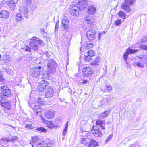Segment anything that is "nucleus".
<instances>
[{
    "label": "nucleus",
    "mask_w": 147,
    "mask_h": 147,
    "mask_svg": "<svg viewBox=\"0 0 147 147\" xmlns=\"http://www.w3.org/2000/svg\"><path fill=\"white\" fill-rule=\"evenodd\" d=\"M30 144H31L32 145V147H34V146L32 144H31V142H30Z\"/></svg>",
    "instance_id": "64"
},
{
    "label": "nucleus",
    "mask_w": 147,
    "mask_h": 147,
    "mask_svg": "<svg viewBox=\"0 0 147 147\" xmlns=\"http://www.w3.org/2000/svg\"><path fill=\"white\" fill-rule=\"evenodd\" d=\"M68 122L65 125V127L62 132V136H65L66 134V133L68 129Z\"/></svg>",
    "instance_id": "33"
},
{
    "label": "nucleus",
    "mask_w": 147,
    "mask_h": 147,
    "mask_svg": "<svg viewBox=\"0 0 147 147\" xmlns=\"http://www.w3.org/2000/svg\"><path fill=\"white\" fill-rule=\"evenodd\" d=\"M1 106L8 110H10L11 108V103L10 101H6Z\"/></svg>",
    "instance_id": "22"
},
{
    "label": "nucleus",
    "mask_w": 147,
    "mask_h": 147,
    "mask_svg": "<svg viewBox=\"0 0 147 147\" xmlns=\"http://www.w3.org/2000/svg\"><path fill=\"white\" fill-rule=\"evenodd\" d=\"M61 27L63 30L67 31L69 27V20L66 18H63L61 21Z\"/></svg>",
    "instance_id": "14"
},
{
    "label": "nucleus",
    "mask_w": 147,
    "mask_h": 147,
    "mask_svg": "<svg viewBox=\"0 0 147 147\" xmlns=\"http://www.w3.org/2000/svg\"><path fill=\"white\" fill-rule=\"evenodd\" d=\"M96 11L95 7L92 5H90L88 7L87 9V13L89 14H94Z\"/></svg>",
    "instance_id": "19"
},
{
    "label": "nucleus",
    "mask_w": 147,
    "mask_h": 147,
    "mask_svg": "<svg viewBox=\"0 0 147 147\" xmlns=\"http://www.w3.org/2000/svg\"><path fill=\"white\" fill-rule=\"evenodd\" d=\"M9 13L5 10H2L0 12V17L5 19L9 18Z\"/></svg>",
    "instance_id": "21"
},
{
    "label": "nucleus",
    "mask_w": 147,
    "mask_h": 147,
    "mask_svg": "<svg viewBox=\"0 0 147 147\" xmlns=\"http://www.w3.org/2000/svg\"><path fill=\"white\" fill-rule=\"evenodd\" d=\"M84 61L86 62H90L92 61V57L88 55H85L84 57Z\"/></svg>",
    "instance_id": "36"
},
{
    "label": "nucleus",
    "mask_w": 147,
    "mask_h": 147,
    "mask_svg": "<svg viewBox=\"0 0 147 147\" xmlns=\"http://www.w3.org/2000/svg\"><path fill=\"white\" fill-rule=\"evenodd\" d=\"M2 140L7 142H8L9 141H11L10 139H8L5 138L2 139Z\"/></svg>",
    "instance_id": "50"
},
{
    "label": "nucleus",
    "mask_w": 147,
    "mask_h": 147,
    "mask_svg": "<svg viewBox=\"0 0 147 147\" xmlns=\"http://www.w3.org/2000/svg\"><path fill=\"white\" fill-rule=\"evenodd\" d=\"M98 146V142L93 139H91L89 141L88 147H95Z\"/></svg>",
    "instance_id": "20"
},
{
    "label": "nucleus",
    "mask_w": 147,
    "mask_h": 147,
    "mask_svg": "<svg viewBox=\"0 0 147 147\" xmlns=\"http://www.w3.org/2000/svg\"><path fill=\"white\" fill-rule=\"evenodd\" d=\"M115 23L116 26L120 25L121 24V20L119 19L115 21Z\"/></svg>",
    "instance_id": "44"
},
{
    "label": "nucleus",
    "mask_w": 147,
    "mask_h": 147,
    "mask_svg": "<svg viewBox=\"0 0 147 147\" xmlns=\"http://www.w3.org/2000/svg\"><path fill=\"white\" fill-rule=\"evenodd\" d=\"M93 46V44L92 43H87L85 47L86 49H89L90 48H92Z\"/></svg>",
    "instance_id": "43"
},
{
    "label": "nucleus",
    "mask_w": 147,
    "mask_h": 147,
    "mask_svg": "<svg viewBox=\"0 0 147 147\" xmlns=\"http://www.w3.org/2000/svg\"><path fill=\"white\" fill-rule=\"evenodd\" d=\"M53 141L47 140H43L42 141H40L37 146L38 147H50L53 145Z\"/></svg>",
    "instance_id": "7"
},
{
    "label": "nucleus",
    "mask_w": 147,
    "mask_h": 147,
    "mask_svg": "<svg viewBox=\"0 0 147 147\" xmlns=\"http://www.w3.org/2000/svg\"><path fill=\"white\" fill-rule=\"evenodd\" d=\"M27 121H24L23 123V125L25 126V127L27 129H34V127L30 124H28L26 122Z\"/></svg>",
    "instance_id": "27"
},
{
    "label": "nucleus",
    "mask_w": 147,
    "mask_h": 147,
    "mask_svg": "<svg viewBox=\"0 0 147 147\" xmlns=\"http://www.w3.org/2000/svg\"><path fill=\"white\" fill-rule=\"evenodd\" d=\"M3 60H4V62L5 63H8V62L10 61L11 60V57L9 56H5L3 57Z\"/></svg>",
    "instance_id": "37"
},
{
    "label": "nucleus",
    "mask_w": 147,
    "mask_h": 147,
    "mask_svg": "<svg viewBox=\"0 0 147 147\" xmlns=\"http://www.w3.org/2000/svg\"><path fill=\"white\" fill-rule=\"evenodd\" d=\"M139 48L142 50H147V45L141 44L139 46Z\"/></svg>",
    "instance_id": "39"
},
{
    "label": "nucleus",
    "mask_w": 147,
    "mask_h": 147,
    "mask_svg": "<svg viewBox=\"0 0 147 147\" xmlns=\"http://www.w3.org/2000/svg\"><path fill=\"white\" fill-rule=\"evenodd\" d=\"M25 50L26 51L28 52H30L31 51V49L29 46L28 45H26V46Z\"/></svg>",
    "instance_id": "49"
},
{
    "label": "nucleus",
    "mask_w": 147,
    "mask_h": 147,
    "mask_svg": "<svg viewBox=\"0 0 147 147\" xmlns=\"http://www.w3.org/2000/svg\"><path fill=\"white\" fill-rule=\"evenodd\" d=\"M16 19L18 21H20L23 19V17L22 16V14L19 13H17L16 16Z\"/></svg>",
    "instance_id": "32"
},
{
    "label": "nucleus",
    "mask_w": 147,
    "mask_h": 147,
    "mask_svg": "<svg viewBox=\"0 0 147 147\" xmlns=\"http://www.w3.org/2000/svg\"><path fill=\"white\" fill-rule=\"evenodd\" d=\"M113 136V134H110L105 140V142L107 143V142L111 140Z\"/></svg>",
    "instance_id": "45"
},
{
    "label": "nucleus",
    "mask_w": 147,
    "mask_h": 147,
    "mask_svg": "<svg viewBox=\"0 0 147 147\" xmlns=\"http://www.w3.org/2000/svg\"><path fill=\"white\" fill-rule=\"evenodd\" d=\"M86 21L87 22V23L89 24H90L92 22V19L90 18L89 17H87L85 18Z\"/></svg>",
    "instance_id": "41"
},
{
    "label": "nucleus",
    "mask_w": 147,
    "mask_h": 147,
    "mask_svg": "<svg viewBox=\"0 0 147 147\" xmlns=\"http://www.w3.org/2000/svg\"><path fill=\"white\" fill-rule=\"evenodd\" d=\"M134 1V0H125L122 4L121 8L126 12H130L132 9L130 8V6L133 4Z\"/></svg>",
    "instance_id": "5"
},
{
    "label": "nucleus",
    "mask_w": 147,
    "mask_h": 147,
    "mask_svg": "<svg viewBox=\"0 0 147 147\" xmlns=\"http://www.w3.org/2000/svg\"><path fill=\"white\" fill-rule=\"evenodd\" d=\"M55 115V112L52 110H50L45 112V117L48 119H52Z\"/></svg>",
    "instance_id": "16"
},
{
    "label": "nucleus",
    "mask_w": 147,
    "mask_h": 147,
    "mask_svg": "<svg viewBox=\"0 0 147 147\" xmlns=\"http://www.w3.org/2000/svg\"><path fill=\"white\" fill-rule=\"evenodd\" d=\"M105 89H103V88H100V90L104 92L106 91V90H107L108 91H110L112 90V88L111 86L110 85H107L105 86Z\"/></svg>",
    "instance_id": "29"
},
{
    "label": "nucleus",
    "mask_w": 147,
    "mask_h": 147,
    "mask_svg": "<svg viewBox=\"0 0 147 147\" xmlns=\"http://www.w3.org/2000/svg\"><path fill=\"white\" fill-rule=\"evenodd\" d=\"M55 62L53 59H49L47 63V71L43 73V78L47 79L48 78L50 74H53L56 71Z\"/></svg>",
    "instance_id": "3"
},
{
    "label": "nucleus",
    "mask_w": 147,
    "mask_h": 147,
    "mask_svg": "<svg viewBox=\"0 0 147 147\" xmlns=\"http://www.w3.org/2000/svg\"><path fill=\"white\" fill-rule=\"evenodd\" d=\"M47 126L49 128L52 129L54 127H57L58 125L55 124L54 122L52 121H49Z\"/></svg>",
    "instance_id": "24"
},
{
    "label": "nucleus",
    "mask_w": 147,
    "mask_h": 147,
    "mask_svg": "<svg viewBox=\"0 0 147 147\" xmlns=\"http://www.w3.org/2000/svg\"><path fill=\"white\" fill-rule=\"evenodd\" d=\"M38 39L37 38V44H39L40 45H42L43 44V42L41 40H38Z\"/></svg>",
    "instance_id": "52"
},
{
    "label": "nucleus",
    "mask_w": 147,
    "mask_h": 147,
    "mask_svg": "<svg viewBox=\"0 0 147 147\" xmlns=\"http://www.w3.org/2000/svg\"><path fill=\"white\" fill-rule=\"evenodd\" d=\"M118 14L120 17L123 19H125L126 18V16L125 14V13L124 12L120 11L119 12Z\"/></svg>",
    "instance_id": "40"
},
{
    "label": "nucleus",
    "mask_w": 147,
    "mask_h": 147,
    "mask_svg": "<svg viewBox=\"0 0 147 147\" xmlns=\"http://www.w3.org/2000/svg\"><path fill=\"white\" fill-rule=\"evenodd\" d=\"M138 51V50L133 49L130 48V47H129L127 49L126 51L128 53V54H131L134 53H135Z\"/></svg>",
    "instance_id": "28"
},
{
    "label": "nucleus",
    "mask_w": 147,
    "mask_h": 147,
    "mask_svg": "<svg viewBox=\"0 0 147 147\" xmlns=\"http://www.w3.org/2000/svg\"><path fill=\"white\" fill-rule=\"evenodd\" d=\"M87 5V1L86 0H80L76 5L70 9L71 14L74 16H77L79 13V11L84 10Z\"/></svg>",
    "instance_id": "2"
},
{
    "label": "nucleus",
    "mask_w": 147,
    "mask_h": 147,
    "mask_svg": "<svg viewBox=\"0 0 147 147\" xmlns=\"http://www.w3.org/2000/svg\"><path fill=\"white\" fill-rule=\"evenodd\" d=\"M39 100L38 101V104H41V102H42V101L41 100H42L41 99L39 98H38Z\"/></svg>",
    "instance_id": "58"
},
{
    "label": "nucleus",
    "mask_w": 147,
    "mask_h": 147,
    "mask_svg": "<svg viewBox=\"0 0 147 147\" xmlns=\"http://www.w3.org/2000/svg\"><path fill=\"white\" fill-rule=\"evenodd\" d=\"M88 82L87 80H83V82H82V83H85L86 84Z\"/></svg>",
    "instance_id": "60"
},
{
    "label": "nucleus",
    "mask_w": 147,
    "mask_h": 147,
    "mask_svg": "<svg viewBox=\"0 0 147 147\" xmlns=\"http://www.w3.org/2000/svg\"><path fill=\"white\" fill-rule=\"evenodd\" d=\"M31 48L34 50L38 49V46L37 41V37H33L31 40V42L29 43Z\"/></svg>",
    "instance_id": "11"
},
{
    "label": "nucleus",
    "mask_w": 147,
    "mask_h": 147,
    "mask_svg": "<svg viewBox=\"0 0 147 147\" xmlns=\"http://www.w3.org/2000/svg\"><path fill=\"white\" fill-rule=\"evenodd\" d=\"M19 10L26 19H27L28 18L29 12L28 9V8L26 7H20Z\"/></svg>",
    "instance_id": "17"
},
{
    "label": "nucleus",
    "mask_w": 147,
    "mask_h": 147,
    "mask_svg": "<svg viewBox=\"0 0 147 147\" xmlns=\"http://www.w3.org/2000/svg\"><path fill=\"white\" fill-rule=\"evenodd\" d=\"M101 60V59L99 57H97L95 60L91 63L92 65L96 66L99 64V63Z\"/></svg>",
    "instance_id": "26"
},
{
    "label": "nucleus",
    "mask_w": 147,
    "mask_h": 147,
    "mask_svg": "<svg viewBox=\"0 0 147 147\" xmlns=\"http://www.w3.org/2000/svg\"><path fill=\"white\" fill-rule=\"evenodd\" d=\"M83 131H84L83 130V129L82 127H81L80 128V133H82V132H83Z\"/></svg>",
    "instance_id": "61"
},
{
    "label": "nucleus",
    "mask_w": 147,
    "mask_h": 147,
    "mask_svg": "<svg viewBox=\"0 0 147 147\" xmlns=\"http://www.w3.org/2000/svg\"><path fill=\"white\" fill-rule=\"evenodd\" d=\"M135 61L133 63V65L134 66H137L140 68L144 67L143 62L145 60V58L144 57H140L136 56L135 57Z\"/></svg>",
    "instance_id": "6"
},
{
    "label": "nucleus",
    "mask_w": 147,
    "mask_h": 147,
    "mask_svg": "<svg viewBox=\"0 0 147 147\" xmlns=\"http://www.w3.org/2000/svg\"><path fill=\"white\" fill-rule=\"evenodd\" d=\"M4 79L3 78V75L1 72H0V82H3Z\"/></svg>",
    "instance_id": "46"
},
{
    "label": "nucleus",
    "mask_w": 147,
    "mask_h": 147,
    "mask_svg": "<svg viewBox=\"0 0 147 147\" xmlns=\"http://www.w3.org/2000/svg\"><path fill=\"white\" fill-rule=\"evenodd\" d=\"M32 143L34 144L37 146L40 140L39 138L37 136H34L32 137Z\"/></svg>",
    "instance_id": "23"
},
{
    "label": "nucleus",
    "mask_w": 147,
    "mask_h": 147,
    "mask_svg": "<svg viewBox=\"0 0 147 147\" xmlns=\"http://www.w3.org/2000/svg\"><path fill=\"white\" fill-rule=\"evenodd\" d=\"M86 54L87 55H88L89 56L92 57L94 55V52L93 50H90L87 52Z\"/></svg>",
    "instance_id": "35"
},
{
    "label": "nucleus",
    "mask_w": 147,
    "mask_h": 147,
    "mask_svg": "<svg viewBox=\"0 0 147 147\" xmlns=\"http://www.w3.org/2000/svg\"><path fill=\"white\" fill-rule=\"evenodd\" d=\"M129 55V54H128V53L126 51L124 54L123 55V57L124 60L126 61V63H127V60L128 59V55Z\"/></svg>",
    "instance_id": "42"
},
{
    "label": "nucleus",
    "mask_w": 147,
    "mask_h": 147,
    "mask_svg": "<svg viewBox=\"0 0 147 147\" xmlns=\"http://www.w3.org/2000/svg\"><path fill=\"white\" fill-rule=\"evenodd\" d=\"M5 100V98L3 96L2 94H0V105L1 106L6 101Z\"/></svg>",
    "instance_id": "34"
},
{
    "label": "nucleus",
    "mask_w": 147,
    "mask_h": 147,
    "mask_svg": "<svg viewBox=\"0 0 147 147\" xmlns=\"http://www.w3.org/2000/svg\"><path fill=\"white\" fill-rule=\"evenodd\" d=\"M96 32L93 29H90L86 32V35L88 39L90 40H93L95 38Z\"/></svg>",
    "instance_id": "9"
},
{
    "label": "nucleus",
    "mask_w": 147,
    "mask_h": 147,
    "mask_svg": "<svg viewBox=\"0 0 147 147\" xmlns=\"http://www.w3.org/2000/svg\"><path fill=\"white\" fill-rule=\"evenodd\" d=\"M42 121L43 123L45 124H46L47 125V124H48V122L49 121H48L47 120H46L45 119H44L43 118L42 119Z\"/></svg>",
    "instance_id": "54"
},
{
    "label": "nucleus",
    "mask_w": 147,
    "mask_h": 147,
    "mask_svg": "<svg viewBox=\"0 0 147 147\" xmlns=\"http://www.w3.org/2000/svg\"><path fill=\"white\" fill-rule=\"evenodd\" d=\"M96 125L99 126L102 130L105 131V122L103 120L99 119L96 121Z\"/></svg>",
    "instance_id": "18"
},
{
    "label": "nucleus",
    "mask_w": 147,
    "mask_h": 147,
    "mask_svg": "<svg viewBox=\"0 0 147 147\" xmlns=\"http://www.w3.org/2000/svg\"><path fill=\"white\" fill-rule=\"evenodd\" d=\"M104 77V76L103 75H102L100 77V78H103V77Z\"/></svg>",
    "instance_id": "63"
},
{
    "label": "nucleus",
    "mask_w": 147,
    "mask_h": 147,
    "mask_svg": "<svg viewBox=\"0 0 147 147\" xmlns=\"http://www.w3.org/2000/svg\"><path fill=\"white\" fill-rule=\"evenodd\" d=\"M18 1V0H9L6 3V4L11 8V9L13 11Z\"/></svg>",
    "instance_id": "13"
},
{
    "label": "nucleus",
    "mask_w": 147,
    "mask_h": 147,
    "mask_svg": "<svg viewBox=\"0 0 147 147\" xmlns=\"http://www.w3.org/2000/svg\"><path fill=\"white\" fill-rule=\"evenodd\" d=\"M36 114L37 115L41 116L42 115V113L41 112V111H40L38 112H37Z\"/></svg>",
    "instance_id": "59"
},
{
    "label": "nucleus",
    "mask_w": 147,
    "mask_h": 147,
    "mask_svg": "<svg viewBox=\"0 0 147 147\" xmlns=\"http://www.w3.org/2000/svg\"><path fill=\"white\" fill-rule=\"evenodd\" d=\"M86 136L85 137L87 139H89L90 136V133L88 131H87L86 134Z\"/></svg>",
    "instance_id": "53"
},
{
    "label": "nucleus",
    "mask_w": 147,
    "mask_h": 147,
    "mask_svg": "<svg viewBox=\"0 0 147 147\" xmlns=\"http://www.w3.org/2000/svg\"><path fill=\"white\" fill-rule=\"evenodd\" d=\"M59 27V22H57L55 24V32H57L58 30Z\"/></svg>",
    "instance_id": "47"
},
{
    "label": "nucleus",
    "mask_w": 147,
    "mask_h": 147,
    "mask_svg": "<svg viewBox=\"0 0 147 147\" xmlns=\"http://www.w3.org/2000/svg\"><path fill=\"white\" fill-rule=\"evenodd\" d=\"M91 132L96 136L100 137L102 135V133L100 131L99 128L96 126L92 127Z\"/></svg>",
    "instance_id": "12"
},
{
    "label": "nucleus",
    "mask_w": 147,
    "mask_h": 147,
    "mask_svg": "<svg viewBox=\"0 0 147 147\" xmlns=\"http://www.w3.org/2000/svg\"><path fill=\"white\" fill-rule=\"evenodd\" d=\"M1 91L2 95L8 97H10L11 95V90L9 87L4 86L1 87Z\"/></svg>",
    "instance_id": "8"
},
{
    "label": "nucleus",
    "mask_w": 147,
    "mask_h": 147,
    "mask_svg": "<svg viewBox=\"0 0 147 147\" xmlns=\"http://www.w3.org/2000/svg\"><path fill=\"white\" fill-rule=\"evenodd\" d=\"M80 141L82 144L88 147L89 142L85 138H81Z\"/></svg>",
    "instance_id": "31"
},
{
    "label": "nucleus",
    "mask_w": 147,
    "mask_h": 147,
    "mask_svg": "<svg viewBox=\"0 0 147 147\" xmlns=\"http://www.w3.org/2000/svg\"><path fill=\"white\" fill-rule=\"evenodd\" d=\"M30 103L31 102H29L28 103V105L30 107L32 108L34 110L33 112L34 113H36L37 112L41 111V109L40 106L39 105H35L34 103H32L30 104Z\"/></svg>",
    "instance_id": "15"
},
{
    "label": "nucleus",
    "mask_w": 147,
    "mask_h": 147,
    "mask_svg": "<svg viewBox=\"0 0 147 147\" xmlns=\"http://www.w3.org/2000/svg\"><path fill=\"white\" fill-rule=\"evenodd\" d=\"M82 72L84 76L85 77L90 76L94 73L92 69L90 67L83 68L82 69Z\"/></svg>",
    "instance_id": "10"
},
{
    "label": "nucleus",
    "mask_w": 147,
    "mask_h": 147,
    "mask_svg": "<svg viewBox=\"0 0 147 147\" xmlns=\"http://www.w3.org/2000/svg\"><path fill=\"white\" fill-rule=\"evenodd\" d=\"M147 41V38L146 37H144L142 40V42L143 43Z\"/></svg>",
    "instance_id": "55"
},
{
    "label": "nucleus",
    "mask_w": 147,
    "mask_h": 147,
    "mask_svg": "<svg viewBox=\"0 0 147 147\" xmlns=\"http://www.w3.org/2000/svg\"><path fill=\"white\" fill-rule=\"evenodd\" d=\"M36 130L38 131L40 133H45L47 131V130L45 128L43 127H41L36 128Z\"/></svg>",
    "instance_id": "30"
},
{
    "label": "nucleus",
    "mask_w": 147,
    "mask_h": 147,
    "mask_svg": "<svg viewBox=\"0 0 147 147\" xmlns=\"http://www.w3.org/2000/svg\"><path fill=\"white\" fill-rule=\"evenodd\" d=\"M27 121L26 122L28 124H31L32 123V122L30 120V119H29L26 120L24 121Z\"/></svg>",
    "instance_id": "56"
},
{
    "label": "nucleus",
    "mask_w": 147,
    "mask_h": 147,
    "mask_svg": "<svg viewBox=\"0 0 147 147\" xmlns=\"http://www.w3.org/2000/svg\"><path fill=\"white\" fill-rule=\"evenodd\" d=\"M131 147H136V144H133L131 145Z\"/></svg>",
    "instance_id": "62"
},
{
    "label": "nucleus",
    "mask_w": 147,
    "mask_h": 147,
    "mask_svg": "<svg viewBox=\"0 0 147 147\" xmlns=\"http://www.w3.org/2000/svg\"><path fill=\"white\" fill-rule=\"evenodd\" d=\"M110 112L109 111H106L103 113L100 114L98 116V118L100 119H103L107 117L109 114Z\"/></svg>",
    "instance_id": "25"
},
{
    "label": "nucleus",
    "mask_w": 147,
    "mask_h": 147,
    "mask_svg": "<svg viewBox=\"0 0 147 147\" xmlns=\"http://www.w3.org/2000/svg\"><path fill=\"white\" fill-rule=\"evenodd\" d=\"M31 0H23V4L26 5H31Z\"/></svg>",
    "instance_id": "38"
},
{
    "label": "nucleus",
    "mask_w": 147,
    "mask_h": 147,
    "mask_svg": "<svg viewBox=\"0 0 147 147\" xmlns=\"http://www.w3.org/2000/svg\"><path fill=\"white\" fill-rule=\"evenodd\" d=\"M5 0H3V1H1L0 3V9L1 7H3L5 4Z\"/></svg>",
    "instance_id": "48"
},
{
    "label": "nucleus",
    "mask_w": 147,
    "mask_h": 147,
    "mask_svg": "<svg viewBox=\"0 0 147 147\" xmlns=\"http://www.w3.org/2000/svg\"><path fill=\"white\" fill-rule=\"evenodd\" d=\"M49 84V82L46 80H42L39 82L38 86V90L39 92H42L44 90L45 97L50 98L54 95V91L51 87H47Z\"/></svg>",
    "instance_id": "1"
},
{
    "label": "nucleus",
    "mask_w": 147,
    "mask_h": 147,
    "mask_svg": "<svg viewBox=\"0 0 147 147\" xmlns=\"http://www.w3.org/2000/svg\"><path fill=\"white\" fill-rule=\"evenodd\" d=\"M45 64L41 62H39L38 65L34 68L31 69L30 71V74L33 77L36 78L40 74V72L43 69V68Z\"/></svg>",
    "instance_id": "4"
},
{
    "label": "nucleus",
    "mask_w": 147,
    "mask_h": 147,
    "mask_svg": "<svg viewBox=\"0 0 147 147\" xmlns=\"http://www.w3.org/2000/svg\"><path fill=\"white\" fill-rule=\"evenodd\" d=\"M17 139V136H13L11 137V141L12 142H14Z\"/></svg>",
    "instance_id": "51"
},
{
    "label": "nucleus",
    "mask_w": 147,
    "mask_h": 147,
    "mask_svg": "<svg viewBox=\"0 0 147 147\" xmlns=\"http://www.w3.org/2000/svg\"><path fill=\"white\" fill-rule=\"evenodd\" d=\"M87 131H83V132H82V136H83L85 137L86 136V134Z\"/></svg>",
    "instance_id": "57"
}]
</instances>
